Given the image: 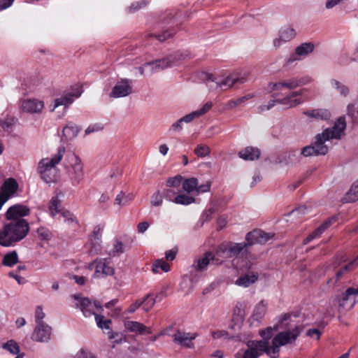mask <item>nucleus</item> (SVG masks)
I'll list each match as a JSON object with an SVG mask.
<instances>
[{
  "instance_id": "f257e3e1",
  "label": "nucleus",
  "mask_w": 358,
  "mask_h": 358,
  "mask_svg": "<svg viewBox=\"0 0 358 358\" xmlns=\"http://www.w3.org/2000/svg\"><path fill=\"white\" fill-rule=\"evenodd\" d=\"M299 313H284L275 320L273 327L259 331V336H320L325 333L324 323L303 325L300 324Z\"/></svg>"
},
{
  "instance_id": "f03ea898",
  "label": "nucleus",
  "mask_w": 358,
  "mask_h": 358,
  "mask_svg": "<svg viewBox=\"0 0 358 358\" xmlns=\"http://www.w3.org/2000/svg\"><path fill=\"white\" fill-rule=\"evenodd\" d=\"M260 341H249L247 343L248 349L244 352L243 358H258L263 353H266L271 358L278 357L280 347L289 343H293L296 337H273L270 343L271 337H263Z\"/></svg>"
},
{
  "instance_id": "7ed1b4c3",
  "label": "nucleus",
  "mask_w": 358,
  "mask_h": 358,
  "mask_svg": "<svg viewBox=\"0 0 358 358\" xmlns=\"http://www.w3.org/2000/svg\"><path fill=\"white\" fill-rule=\"evenodd\" d=\"M272 236L261 230H255L246 235V241L243 243H223L216 250V255L224 258H231L238 255L246 252L249 245L255 243H264Z\"/></svg>"
},
{
  "instance_id": "20e7f679",
  "label": "nucleus",
  "mask_w": 358,
  "mask_h": 358,
  "mask_svg": "<svg viewBox=\"0 0 358 358\" xmlns=\"http://www.w3.org/2000/svg\"><path fill=\"white\" fill-rule=\"evenodd\" d=\"M200 78L205 82L208 88L211 90L220 88L222 90H227L230 88L243 85L248 80L246 72H232L230 73L212 74L202 72Z\"/></svg>"
},
{
  "instance_id": "39448f33",
  "label": "nucleus",
  "mask_w": 358,
  "mask_h": 358,
  "mask_svg": "<svg viewBox=\"0 0 358 358\" xmlns=\"http://www.w3.org/2000/svg\"><path fill=\"white\" fill-rule=\"evenodd\" d=\"M29 224L24 220H13L0 229V245L9 247L23 239L29 231Z\"/></svg>"
},
{
  "instance_id": "423d86ee",
  "label": "nucleus",
  "mask_w": 358,
  "mask_h": 358,
  "mask_svg": "<svg viewBox=\"0 0 358 358\" xmlns=\"http://www.w3.org/2000/svg\"><path fill=\"white\" fill-rule=\"evenodd\" d=\"M346 124L344 118L340 117L332 128L323 131L315 136L313 146L316 151V155H325L328 152V146L325 142L331 139H340L344 134Z\"/></svg>"
},
{
  "instance_id": "0eeeda50",
  "label": "nucleus",
  "mask_w": 358,
  "mask_h": 358,
  "mask_svg": "<svg viewBox=\"0 0 358 358\" xmlns=\"http://www.w3.org/2000/svg\"><path fill=\"white\" fill-rule=\"evenodd\" d=\"M65 152V148L59 146L52 157L42 159L38 163V171L45 182L50 183L57 180L59 170L56 166L62 161Z\"/></svg>"
},
{
  "instance_id": "6e6552de",
  "label": "nucleus",
  "mask_w": 358,
  "mask_h": 358,
  "mask_svg": "<svg viewBox=\"0 0 358 358\" xmlns=\"http://www.w3.org/2000/svg\"><path fill=\"white\" fill-rule=\"evenodd\" d=\"M64 167L73 186L81 182L85 175L84 165L77 155L71 152H68L64 162Z\"/></svg>"
},
{
  "instance_id": "1a4fd4ad",
  "label": "nucleus",
  "mask_w": 358,
  "mask_h": 358,
  "mask_svg": "<svg viewBox=\"0 0 358 358\" xmlns=\"http://www.w3.org/2000/svg\"><path fill=\"white\" fill-rule=\"evenodd\" d=\"M282 91H273L272 96L275 99L269 101L267 105H262L258 107V112L262 113L272 108L275 104L282 105L285 108H291L308 101L310 99L309 96H304L303 99H294L289 94L283 98H278L282 94Z\"/></svg>"
},
{
  "instance_id": "9d476101",
  "label": "nucleus",
  "mask_w": 358,
  "mask_h": 358,
  "mask_svg": "<svg viewBox=\"0 0 358 358\" xmlns=\"http://www.w3.org/2000/svg\"><path fill=\"white\" fill-rule=\"evenodd\" d=\"M311 82L309 77L299 79L295 77L287 79L280 80L276 82H270L268 83L266 90L268 92L282 91L285 90H292L298 87L306 85Z\"/></svg>"
},
{
  "instance_id": "9b49d317",
  "label": "nucleus",
  "mask_w": 358,
  "mask_h": 358,
  "mask_svg": "<svg viewBox=\"0 0 358 358\" xmlns=\"http://www.w3.org/2000/svg\"><path fill=\"white\" fill-rule=\"evenodd\" d=\"M72 298L77 301L76 306L80 308L85 317L94 315L96 314L94 312L95 308L100 312L103 311V307L100 303L93 302L87 297H83L79 294H73Z\"/></svg>"
},
{
  "instance_id": "f8f14e48",
  "label": "nucleus",
  "mask_w": 358,
  "mask_h": 358,
  "mask_svg": "<svg viewBox=\"0 0 358 358\" xmlns=\"http://www.w3.org/2000/svg\"><path fill=\"white\" fill-rule=\"evenodd\" d=\"M358 295V287H350L341 296L331 299V303L338 306V308H352L355 303V297Z\"/></svg>"
},
{
  "instance_id": "ddd939ff",
  "label": "nucleus",
  "mask_w": 358,
  "mask_h": 358,
  "mask_svg": "<svg viewBox=\"0 0 358 358\" xmlns=\"http://www.w3.org/2000/svg\"><path fill=\"white\" fill-rule=\"evenodd\" d=\"M133 80L128 78L118 80L109 94L111 98H122L131 94L134 92Z\"/></svg>"
},
{
  "instance_id": "4468645a",
  "label": "nucleus",
  "mask_w": 358,
  "mask_h": 358,
  "mask_svg": "<svg viewBox=\"0 0 358 358\" xmlns=\"http://www.w3.org/2000/svg\"><path fill=\"white\" fill-rule=\"evenodd\" d=\"M82 90L80 87H77L75 90L65 93L61 96L55 99L50 104V108L51 111H55L59 106H63L64 113L68 107L74 101L75 99L80 96Z\"/></svg>"
},
{
  "instance_id": "2eb2a0df",
  "label": "nucleus",
  "mask_w": 358,
  "mask_h": 358,
  "mask_svg": "<svg viewBox=\"0 0 358 358\" xmlns=\"http://www.w3.org/2000/svg\"><path fill=\"white\" fill-rule=\"evenodd\" d=\"M213 262L216 264H221L217 259H215V255L211 252H206L202 256L196 259L192 264V268L199 272L206 271L208 266Z\"/></svg>"
},
{
  "instance_id": "dca6fc26",
  "label": "nucleus",
  "mask_w": 358,
  "mask_h": 358,
  "mask_svg": "<svg viewBox=\"0 0 358 358\" xmlns=\"http://www.w3.org/2000/svg\"><path fill=\"white\" fill-rule=\"evenodd\" d=\"M18 188L17 181L13 178L7 179L0 189V201L2 205L14 195Z\"/></svg>"
},
{
  "instance_id": "f3484780",
  "label": "nucleus",
  "mask_w": 358,
  "mask_h": 358,
  "mask_svg": "<svg viewBox=\"0 0 358 358\" xmlns=\"http://www.w3.org/2000/svg\"><path fill=\"white\" fill-rule=\"evenodd\" d=\"M177 60V56L170 55L161 59L148 62L146 66H150V73H152L172 66Z\"/></svg>"
},
{
  "instance_id": "a211bd4d",
  "label": "nucleus",
  "mask_w": 358,
  "mask_h": 358,
  "mask_svg": "<svg viewBox=\"0 0 358 358\" xmlns=\"http://www.w3.org/2000/svg\"><path fill=\"white\" fill-rule=\"evenodd\" d=\"M20 106L25 113H40L44 108V103L36 99H27L21 101Z\"/></svg>"
},
{
  "instance_id": "6ab92c4d",
  "label": "nucleus",
  "mask_w": 358,
  "mask_h": 358,
  "mask_svg": "<svg viewBox=\"0 0 358 358\" xmlns=\"http://www.w3.org/2000/svg\"><path fill=\"white\" fill-rule=\"evenodd\" d=\"M124 327L126 331L140 335L152 334L150 327H146L143 324L136 321L124 320Z\"/></svg>"
},
{
  "instance_id": "aec40b11",
  "label": "nucleus",
  "mask_w": 358,
  "mask_h": 358,
  "mask_svg": "<svg viewBox=\"0 0 358 358\" xmlns=\"http://www.w3.org/2000/svg\"><path fill=\"white\" fill-rule=\"evenodd\" d=\"M92 264H96L94 274L96 278H101L114 274V268L110 266L104 259H96Z\"/></svg>"
},
{
  "instance_id": "412c9836",
  "label": "nucleus",
  "mask_w": 358,
  "mask_h": 358,
  "mask_svg": "<svg viewBox=\"0 0 358 358\" xmlns=\"http://www.w3.org/2000/svg\"><path fill=\"white\" fill-rule=\"evenodd\" d=\"M29 213V209L24 205L15 204L10 206L6 213L7 220H15L20 217H24Z\"/></svg>"
},
{
  "instance_id": "4be33fe9",
  "label": "nucleus",
  "mask_w": 358,
  "mask_h": 358,
  "mask_svg": "<svg viewBox=\"0 0 358 358\" xmlns=\"http://www.w3.org/2000/svg\"><path fill=\"white\" fill-rule=\"evenodd\" d=\"M268 308V303L265 300L258 302L254 307L250 318L256 322H261L264 317Z\"/></svg>"
},
{
  "instance_id": "5701e85b",
  "label": "nucleus",
  "mask_w": 358,
  "mask_h": 358,
  "mask_svg": "<svg viewBox=\"0 0 358 358\" xmlns=\"http://www.w3.org/2000/svg\"><path fill=\"white\" fill-rule=\"evenodd\" d=\"M211 108H212V103L207 102L202 106L201 108L194 110V111L183 116L180 119L183 123L184 122L189 123L192 121H193L194 119L198 118V117L202 116L203 115L206 114V113H208L210 110Z\"/></svg>"
},
{
  "instance_id": "b1692460",
  "label": "nucleus",
  "mask_w": 358,
  "mask_h": 358,
  "mask_svg": "<svg viewBox=\"0 0 358 358\" xmlns=\"http://www.w3.org/2000/svg\"><path fill=\"white\" fill-rule=\"evenodd\" d=\"M238 156L244 160L253 161L259 159L260 151L257 148L247 147L238 152Z\"/></svg>"
},
{
  "instance_id": "393cba45",
  "label": "nucleus",
  "mask_w": 358,
  "mask_h": 358,
  "mask_svg": "<svg viewBox=\"0 0 358 358\" xmlns=\"http://www.w3.org/2000/svg\"><path fill=\"white\" fill-rule=\"evenodd\" d=\"M303 113L307 117L315 120H327L331 117V113L328 110L322 108L313 109L305 111Z\"/></svg>"
},
{
  "instance_id": "a878e982",
  "label": "nucleus",
  "mask_w": 358,
  "mask_h": 358,
  "mask_svg": "<svg viewBox=\"0 0 358 358\" xmlns=\"http://www.w3.org/2000/svg\"><path fill=\"white\" fill-rule=\"evenodd\" d=\"M246 305L243 301H236L232 311V318L237 322H242L245 315Z\"/></svg>"
},
{
  "instance_id": "bb28decb",
  "label": "nucleus",
  "mask_w": 358,
  "mask_h": 358,
  "mask_svg": "<svg viewBox=\"0 0 358 358\" xmlns=\"http://www.w3.org/2000/svg\"><path fill=\"white\" fill-rule=\"evenodd\" d=\"M80 131L78 126L72 122L67 124L62 130V136L66 141L72 140L76 138Z\"/></svg>"
},
{
  "instance_id": "cd10ccee",
  "label": "nucleus",
  "mask_w": 358,
  "mask_h": 358,
  "mask_svg": "<svg viewBox=\"0 0 358 358\" xmlns=\"http://www.w3.org/2000/svg\"><path fill=\"white\" fill-rule=\"evenodd\" d=\"M315 49V44L312 42H306L301 43L295 49L296 54L299 56L301 59L306 57L309 54L313 52Z\"/></svg>"
},
{
  "instance_id": "c85d7f7f",
  "label": "nucleus",
  "mask_w": 358,
  "mask_h": 358,
  "mask_svg": "<svg viewBox=\"0 0 358 358\" xmlns=\"http://www.w3.org/2000/svg\"><path fill=\"white\" fill-rule=\"evenodd\" d=\"M258 276L254 273H247L238 278L235 284L238 286L248 287L257 280Z\"/></svg>"
},
{
  "instance_id": "c756f323",
  "label": "nucleus",
  "mask_w": 358,
  "mask_h": 358,
  "mask_svg": "<svg viewBox=\"0 0 358 358\" xmlns=\"http://www.w3.org/2000/svg\"><path fill=\"white\" fill-rule=\"evenodd\" d=\"M2 348L8 351L13 355H17L15 358H23L24 354L20 353V346L18 343L14 340H10L2 345Z\"/></svg>"
},
{
  "instance_id": "7c9ffc66",
  "label": "nucleus",
  "mask_w": 358,
  "mask_h": 358,
  "mask_svg": "<svg viewBox=\"0 0 358 358\" xmlns=\"http://www.w3.org/2000/svg\"><path fill=\"white\" fill-rule=\"evenodd\" d=\"M133 197L130 194H125L123 192H120L117 196L114 201V206L120 210L122 207L129 204Z\"/></svg>"
},
{
  "instance_id": "2f4dec72",
  "label": "nucleus",
  "mask_w": 358,
  "mask_h": 358,
  "mask_svg": "<svg viewBox=\"0 0 358 358\" xmlns=\"http://www.w3.org/2000/svg\"><path fill=\"white\" fill-rule=\"evenodd\" d=\"M343 200L345 202H355L358 200V179L352 183Z\"/></svg>"
},
{
  "instance_id": "473e14b6",
  "label": "nucleus",
  "mask_w": 358,
  "mask_h": 358,
  "mask_svg": "<svg viewBox=\"0 0 358 358\" xmlns=\"http://www.w3.org/2000/svg\"><path fill=\"white\" fill-rule=\"evenodd\" d=\"M170 270V265L163 259L155 260L152 266V271L154 273H160L162 271L168 272Z\"/></svg>"
},
{
  "instance_id": "72a5a7b5",
  "label": "nucleus",
  "mask_w": 358,
  "mask_h": 358,
  "mask_svg": "<svg viewBox=\"0 0 358 358\" xmlns=\"http://www.w3.org/2000/svg\"><path fill=\"white\" fill-rule=\"evenodd\" d=\"M278 34L285 41L289 42L296 36V31L289 26H285L279 29Z\"/></svg>"
},
{
  "instance_id": "f704fd0d",
  "label": "nucleus",
  "mask_w": 358,
  "mask_h": 358,
  "mask_svg": "<svg viewBox=\"0 0 358 358\" xmlns=\"http://www.w3.org/2000/svg\"><path fill=\"white\" fill-rule=\"evenodd\" d=\"M127 250L126 245L120 240L115 239L113 242V248L109 252L108 255L111 257L120 256L124 253Z\"/></svg>"
},
{
  "instance_id": "c9c22d12",
  "label": "nucleus",
  "mask_w": 358,
  "mask_h": 358,
  "mask_svg": "<svg viewBox=\"0 0 358 358\" xmlns=\"http://www.w3.org/2000/svg\"><path fill=\"white\" fill-rule=\"evenodd\" d=\"M18 262V255L16 251L6 253L2 259V264L6 266L12 267Z\"/></svg>"
},
{
  "instance_id": "e433bc0d",
  "label": "nucleus",
  "mask_w": 358,
  "mask_h": 358,
  "mask_svg": "<svg viewBox=\"0 0 358 358\" xmlns=\"http://www.w3.org/2000/svg\"><path fill=\"white\" fill-rule=\"evenodd\" d=\"M159 336H190V334H185V332L176 328L175 324H170L164 328Z\"/></svg>"
},
{
  "instance_id": "4c0bfd02",
  "label": "nucleus",
  "mask_w": 358,
  "mask_h": 358,
  "mask_svg": "<svg viewBox=\"0 0 358 358\" xmlns=\"http://www.w3.org/2000/svg\"><path fill=\"white\" fill-rule=\"evenodd\" d=\"M198 185V180L195 178H190L186 179L182 182V188L187 193H192L194 192H196Z\"/></svg>"
},
{
  "instance_id": "58836bf2",
  "label": "nucleus",
  "mask_w": 358,
  "mask_h": 358,
  "mask_svg": "<svg viewBox=\"0 0 358 358\" xmlns=\"http://www.w3.org/2000/svg\"><path fill=\"white\" fill-rule=\"evenodd\" d=\"M255 97V94H252V93H249L245 96H243L241 97H239L236 99H234V100H230L228 103H227V107L229 108H234L243 103H245L246 101H248L252 98Z\"/></svg>"
},
{
  "instance_id": "ea45409f",
  "label": "nucleus",
  "mask_w": 358,
  "mask_h": 358,
  "mask_svg": "<svg viewBox=\"0 0 358 358\" xmlns=\"http://www.w3.org/2000/svg\"><path fill=\"white\" fill-rule=\"evenodd\" d=\"M196 337H174V343L180 345L182 348H192L194 347L192 341Z\"/></svg>"
},
{
  "instance_id": "a19ab883",
  "label": "nucleus",
  "mask_w": 358,
  "mask_h": 358,
  "mask_svg": "<svg viewBox=\"0 0 358 358\" xmlns=\"http://www.w3.org/2000/svg\"><path fill=\"white\" fill-rule=\"evenodd\" d=\"M49 211L52 217H55L60 212V201L57 196H53L51 199L50 201Z\"/></svg>"
},
{
  "instance_id": "79ce46f5",
  "label": "nucleus",
  "mask_w": 358,
  "mask_h": 358,
  "mask_svg": "<svg viewBox=\"0 0 358 358\" xmlns=\"http://www.w3.org/2000/svg\"><path fill=\"white\" fill-rule=\"evenodd\" d=\"M331 85L332 87L334 89L336 90L337 92L341 96H346L348 95L349 88L346 85L342 84L339 81L334 80V79L331 80Z\"/></svg>"
},
{
  "instance_id": "37998d69",
  "label": "nucleus",
  "mask_w": 358,
  "mask_h": 358,
  "mask_svg": "<svg viewBox=\"0 0 358 358\" xmlns=\"http://www.w3.org/2000/svg\"><path fill=\"white\" fill-rule=\"evenodd\" d=\"M95 321L97 326L101 329H107L109 330L110 329L111 320H107L105 318L103 315H94Z\"/></svg>"
},
{
  "instance_id": "c03bdc74",
  "label": "nucleus",
  "mask_w": 358,
  "mask_h": 358,
  "mask_svg": "<svg viewBox=\"0 0 358 358\" xmlns=\"http://www.w3.org/2000/svg\"><path fill=\"white\" fill-rule=\"evenodd\" d=\"M35 334H37V336H50L52 334V328L49 325L41 322L37 324L35 329Z\"/></svg>"
},
{
  "instance_id": "a18cd8bd",
  "label": "nucleus",
  "mask_w": 358,
  "mask_h": 358,
  "mask_svg": "<svg viewBox=\"0 0 358 358\" xmlns=\"http://www.w3.org/2000/svg\"><path fill=\"white\" fill-rule=\"evenodd\" d=\"M194 201L195 199L192 196L178 194L177 196L175 198L174 203L180 205H189L194 203Z\"/></svg>"
},
{
  "instance_id": "49530a36",
  "label": "nucleus",
  "mask_w": 358,
  "mask_h": 358,
  "mask_svg": "<svg viewBox=\"0 0 358 358\" xmlns=\"http://www.w3.org/2000/svg\"><path fill=\"white\" fill-rule=\"evenodd\" d=\"M180 190L179 189H177L176 190L173 188H167L164 189L162 191V194L164 196V198L169 201L173 202L175 201V198L177 196L178 194L179 193Z\"/></svg>"
},
{
  "instance_id": "de8ad7c7",
  "label": "nucleus",
  "mask_w": 358,
  "mask_h": 358,
  "mask_svg": "<svg viewBox=\"0 0 358 358\" xmlns=\"http://www.w3.org/2000/svg\"><path fill=\"white\" fill-rule=\"evenodd\" d=\"M141 301H143V309L145 312L151 310L156 303V299L152 297L150 294H147L143 299H141Z\"/></svg>"
},
{
  "instance_id": "09e8293b",
  "label": "nucleus",
  "mask_w": 358,
  "mask_h": 358,
  "mask_svg": "<svg viewBox=\"0 0 358 358\" xmlns=\"http://www.w3.org/2000/svg\"><path fill=\"white\" fill-rule=\"evenodd\" d=\"M182 180L181 176H176L174 177L169 178L166 181V185L169 188H179Z\"/></svg>"
},
{
  "instance_id": "8fccbe9b",
  "label": "nucleus",
  "mask_w": 358,
  "mask_h": 358,
  "mask_svg": "<svg viewBox=\"0 0 358 358\" xmlns=\"http://www.w3.org/2000/svg\"><path fill=\"white\" fill-rule=\"evenodd\" d=\"M163 198L162 192L157 191L152 195L150 203L153 206H160L163 203Z\"/></svg>"
},
{
  "instance_id": "3c124183",
  "label": "nucleus",
  "mask_w": 358,
  "mask_h": 358,
  "mask_svg": "<svg viewBox=\"0 0 358 358\" xmlns=\"http://www.w3.org/2000/svg\"><path fill=\"white\" fill-rule=\"evenodd\" d=\"M325 231V227H319L306 238L303 240V244H308L312 240L319 237Z\"/></svg>"
},
{
  "instance_id": "603ef678",
  "label": "nucleus",
  "mask_w": 358,
  "mask_h": 358,
  "mask_svg": "<svg viewBox=\"0 0 358 358\" xmlns=\"http://www.w3.org/2000/svg\"><path fill=\"white\" fill-rule=\"evenodd\" d=\"M195 154L199 157H203L208 155L210 152V148L206 145H199L194 150Z\"/></svg>"
},
{
  "instance_id": "864d4df0",
  "label": "nucleus",
  "mask_w": 358,
  "mask_h": 358,
  "mask_svg": "<svg viewBox=\"0 0 358 358\" xmlns=\"http://www.w3.org/2000/svg\"><path fill=\"white\" fill-rule=\"evenodd\" d=\"M143 304V301H141V299L136 300L134 302L129 305V306L124 311V313L126 315L132 314Z\"/></svg>"
},
{
  "instance_id": "5fc2aeb1",
  "label": "nucleus",
  "mask_w": 358,
  "mask_h": 358,
  "mask_svg": "<svg viewBox=\"0 0 358 358\" xmlns=\"http://www.w3.org/2000/svg\"><path fill=\"white\" fill-rule=\"evenodd\" d=\"M308 89L301 88L296 91H292L289 94L294 99H303L304 96H308Z\"/></svg>"
},
{
  "instance_id": "6e6d98bb",
  "label": "nucleus",
  "mask_w": 358,
  "mask_h": 358,
  "mask_svg": "<svg viewBox=\"0 0 358 358\" xmlns=\"http://www.w3.org/2000/svg\"><path fill=\"white\" fill-rule=\"evenodd\" d=\"M14 124V120L13 118L7 117L4 119H0V127L3 130H8Z\"/></svg>"
},
{
  "instance_id": "4d7b16f0",
  "label": "nucleus",
  "mask_w": 358,
  "mask_h": 358,
  "mask_svg": "<svg viewBox=\"0 0 358 358\" xmlns=\"http://www.w3.org/2000/svg\"><path fill=\"white\" fill-rule=\"evenodd\" d=\"M301 154L304 157L317 156L316 151L314 149L313 145L306 146L302 148Z\"/></svg>"
},
{
  "instance_id": "13d9d810",
  "label": "nucleus",
  "mask_w": 358,
  "mask_h": 358,
  "mask_svg": "<svg viewBox=\"0 0 358 358\" xmlns=\"http://www.w3.org/2000/svg\"><path fill=\"white\" fill-rule=\"evenodd\" d=\"M357 266H358V257L348 264L343 266L341 269H340V271H343V273L345 274L348 271L354 269Z\"/></svg>"
},
{
  "instance_id": "bf43d9fd",
  "label": "nucleus",
  "mask_w": 358,
  "mask_h": 358,
  "mask_svg": "<svg viewBox=\"0 0 358 358\" xmlns=\"http://www.w3.org/2000/svg\"><path fill=\"white\" fill-rule=\"evenodd\" d=\"M45 317V313L43 310L41 306H38L35 310V320L36 324L43 322V319Z\"/></svg>"
},
{
  "instance_id": "052dcab7",
  "label": "nucleus",
  "mask_w": 358,
  "mask_h": 358,
  "mask_svg": "<svg viewBox=\"0 0 358 358\" xmlns=\"http://www.w3.org/2000/svg\"><path fill=\"white\" fill-rule=\"evenodd\" d=\"M215 212L216 208L211 207L202 214L201 219L203 222H208L212 219V216Z\"/></svg>"
},
{
  "instance_id": "680f3d73",
  "label": "nucleus",
  "mask_w": 358,
  "mask_h": 358,
  "mask_svg": "<svg viewBox=\"0 0 358 358\" xmlns=\"http://www.w3.org/2000/svg\"><path fill=\"white\" fill-rule=\"evenodd\" d=\"M180 289L185 294H189L193 289V285L189 283V282L183 279L182 281L180 283Z\"/></svg>"
},
{
  "instance_id": "e2e57ef3",
  "label": "nucleus",
  "mask_w": 358,
  "mask_h": 358,
  "mask_svg": "<svg viewBox=\"0 0 358 358\" xmlns=\"http://www.w3.org/2000/svg\"><path fill=\"white\" fill-rule=\"evenodd\" d=\"M287 43L284 40L281 36L278 34L273 39L272 44L273 47L275 50H278L280 47H281L285 43Z\"/></svg>"
},
{
  "instance_id": "0e129e2a",
  "label": "nucleus",
  "mask_w": 358,
  "mask_h": 358,
  "mask_svg": "<svg viewBox=\"0 0 358 358\" xmlns=\"http://www.w3.org/2000/svg\"><path fill=\"white\" fill-rule=\"evenodd\" d=\"M183 128V122L181 119H179L174 123H173L171 126L170 130L173 132H180Z\"/></svg>"
},
{
  "instance_id": "69168bd1",
  "label": "nucleus",
  "mask_w": 358,
  "mask_h": 358,
  "mask_svg": "<svg viewBox=\"0 0 358 358\" xmlns=\"http://www.w3.org/2000/svg\"><path fill=\"white\" fill-rule=\"evenodd\" d=\"M75 358H95L94 356L90 352L85 350L84 348H81L76 355Z\"/></svg>"
},
{
  "instance_id": "338daca9",
  "label": "nucleus",
  "mask_w": 358,
  "mask_h": 358,
  "mask_svg": "<svg viewBox=\"0 0 358 358\" xmlns=\"http://www.w3.org/2000/svg\"><path fill=\"white\" fill-rule=\"evenodd\" d=\"M103 126L101 124H94L90 125L85 131V134H90L92 132L102 130Z\"/></svg>"
},
{
  "instance_id": "774afa93",
  "label": "nucleus",
  "mask_w": 358,
  "mask_h": 358,
  "mask_svg": "<svg viewBox=\"0 0 358 358\" xmlns=\"http://www.w3.org/2000/svg\"><path fill=\"white\" fill-rule=\"evenodd\" d=\"M301 60L299 56L296 54V51L289 55V57L286 59L285 65L286 66H288L291 65L293 62L296 61H300Z\"/></svg>"
}]
</instances>
